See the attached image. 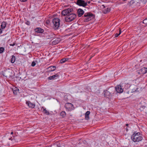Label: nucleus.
<instances>
[{
  "mask_svg": "<svg viewBox=\"0 0 147 147\" xmlns=\"http://www.w3.org/2000/svg\"><path fill=\"white\" fill-rule=\"evenodd\" d=\"M94 15L90 12H88L85 13L84 16H82V18L84 19V22H87L93 18Z\"/></svg>",
  "mask_w": 147,
  "mask_h": 147,
  "instance_id": "nucleus-3",
  "label": "nucleus"
},
{
  "mask_svg": "<svg viewBox=\"0 0 147 147\" xmlns=\"http://www.w3.org/2000/svg\"><path fill=\"white\" fill-rule=\"evenodd\" d=\"M77 13L78 16L80 17L84 14V12L82 9H79L78 10Z\"/></svg>",
  "mask_w": 147,
  "mask_h": 147,
  "instance_id": "nucleus-11",
  "label": "nucleus"
},
{
  "mask_svg": "<svg viewBox=\"0 0 147 147\" xmlns=\"http://www.w3.org/2000/svg\"><path fill=\"white\" fill-rule=\"evenodd\" d=\"M35 31L36 32L39 33H42L44 32V30L40 28H36Z\"/></svg>",
  "mask_w": 147,
  "mask_h": 147,
  "instance_id": "nucleus-16",
  "label": "nucleus"
},
{
  "mask_svg": "<svg viewBox=\"0 0 147 147\" xmlns=\"http://www.w3.org/2000/svg\"><path fill=\"white\" fill-rule=\"evenodd\" d=\"M60 115L63 117H64L66 115V113L65 111H63L61 113Z\"/></svg>",
  "mask_w": 147,
  "mask_h": 147,
  "instance_id": "nucleus-25",
  "label": "nucleus"
},
{
  "mask_svg": "<svg viewBox=\"0 0 147 147\" xmlns=\"http://www.w3.org/2000/svg\"><path fill=\"white\" fill-rule=\"evenodd\" d=\"M43 111L44 112L45 114H46L47 115L49 114V112L47 111L45 108L43 109Z\"/></svg>",
  "mask_w": 147,
  "mask_h": 147,
  "instance_id": "nucleus-28",
  "label": "nucleus"
},
{
  "mask_svg": "<svg viewBox=\"0 0 147 147\" xmlns=\"http://www.w3.org/2000/svg\"><path fill=\"white\" fill-rule=\"evenodd\" d=\"M65 107L68 111H71L73 109L74 106L72 104L67 103L65 104Z\"/></svg>",
  "mask_w": 147,
  "mask_h": 147,
  "instance_id": "nucleus-8",
  "label": "nucleus"
},
{
  "mask_svg": "<svg viewBox=\"0 0 147 147\" xmlns=\"http://www.w3.org/2000/svg\"><path fill=\"white\" fill-rule=\"evenodd\" d=\"M140 132L134 133L131 137V140L135 142L141 141L143 139V138L142 136H140Z\"/></svg>",
  "mask_w": 147,
  "mask_h": 147,
  "instance_id": "nucleus-2",
  "label": "nucleus"
},
{
  "mask_svg": "<svg viewBox=\"0 0 147 147\" xmlns=\"http://www.w3.org/2000/svg\"><path fill=\"white\" fill-rule=\"evenodd\" d=\"M3 75L4 76L7 78H9L11 76V70L8 69L5 71L3 73Z\"/></svg>",
  "mask_w": 147,
  "mask_h": 147,
  "instance_id": "nucleus-5",
  "label": "nucleus"
},
{
  "mask_svg": "<svg viewBox=\"0 0 147 147\" xmlns=\"http://www.w3.org/2000/svg\"><path fill=\"white\" fill-rule=\"evenodd\" d=\"M4 50H5V49L3 47H0V53H2L4 51Z\"/></svg>",
  "mask_w": 147,
  "mask_h": 147,
  "instance_id": "nucleus-27",
  "label": "nucleus"
},
{
  "mask_svg": "<svg viewBox=\"0 0 147 147\" xmlns=\"http://www.w3.org/2000/svg\"><path fill=\"white\" fill-rule=\"evenodd\" d=\"M13 134V132H12L11 133V134Z\"/></svg>",
  "mask_w": 147,
  "mask_h": 147,
  "instance_id": "nucleus-42",
  "label": "nucleus"
},
{
  "mask_svg": "<svg viewBox=\"0 0 147 147\" xmlns=\"http://www.w3.org/2000/svg\"><path fill=\"white\" fill-rule=\"evenodd\" d=\"M2 29L0 28V34L2 32Z\"/></svg>",
  "mask_w": 147,
  "mask_h": 147,
  "instance_id": "nucleus-38",
  "label": "nucleus"
},
{
  "mask_svg": "<svg viewBox=\"0 0 147 147\" xmlns=\"http://www.w3.org/2000/svg\"><path fill=\"white\" fill-rule=\"evenodd\" d=\"M115 90L119 93H121L123 91V89L122 88L121 86L120 85H118L115 87Z\"/></svg>",
  "mask_w": 147,
  "mask_h": 147,
  "instance_id": "nucleus-9",
  "label": "nucleus"
},
{
  "mask_svg": "<svg viewBox=\"0 0 147 147\" xmlns=\"http://www.w3.org/2000/svg\"><path fill=\"white\" fill-rule=\"evenodd\" d=\"M12 90L13 94L15 95L17 94L19 92V90L17 87H13L12 88Z\"/></svg>",
  "mask_w": 147,
  "mask_h": 147,
  "instance_id": "nucleus-13",
  "label": "nucleus"
},
{
  "mask_svg": "<svg viewBox=\"0 0 147 147\" xmlns=\"http://www.w3.org/2000/svg\"><path fill=\"white\" fill-rule=\"evenodd\" d=\"M90 3V1H88V3Z\"/></svg>",
  "mask_w": 147,
  "mask_h": 147,
  "instance_id": "nucleus-43",
  "label": "nucleus"
},
{
  "mask_svg": "<svg viewBox=\"0 0 147 147\" xmlns=\"http://www.w3.org/2000/svg\"><path fill=\"white\" fill-rule=\"evenodd\" d=\"M142 3L143 4H145L147 2V0H142Z\"/></svg>",
  "mask_w": 147,
  "mask_h": 147,
  "instance_id": "nucleus-34",
  "label": "nucleus"
},
{
  "mask_svg": "<svg viewBox=\"0 0 147 147\" xmlns=\"http://www.w3.org/2000/svg\"><path fill=\"white\" fill-rule=\"evenodd\" d=\"M76 4L79 6L85 7L87 5V3L83 0H77Z\"/></svg>",
  "mask_w": 147,
  "mask_h": 147,
  "instance_id": "nucleus-6",
  "label": "nucleus"
},
{
  "mask_svg": "<svg viewBox=\"0 0 147 147\" xmlns=\"http://www.w3.org/2000/svg\"><path fill=\"white\" fill-rule=\"evenodd\" d=\"M27 0H20V1L21 2H25L27 1Z\"/></svg>",
  "mask_w": 147,
  "mask_h": 147,
  "instance_id": "nucleus-35",
  "label": "nucleus"
},
{
  "mask_svg": "<svg viewBox=\"0 0 147 147\" xmlns=\"http://www.w3.org/2000/svg\"><path fill=\"white\" fill-rule=\"evenodd\" d=\"M9 140H12L11 139V138H9Z\"/></svg>",
  "mask_w": 147,
  "mask_h": 147,
  "instance_id": "nucleus-44",
  "label": "nucleus"
},
{
  "mask_svg": "<svg viewBox=\"0 0 147 147\" xmlns=\"http://www.w3.org/2000/svg\"><path fill=\"white\" fill-rule=\"evenodd\" d=\"M15 45V43H13V44H10V46H14Z\"/></svg>",
  "mask_w": 147,
  "mask_h": 147,
  "instance_id": "nucleus-36",
  "label": "nucleus"
},
{
  "mask_svg": "<svg viewBox=\"0 0 147 147\" xmlns=\"http://www.w3.org/2000/svg\"><path fill=\"white\" fill-rule=\"evenodd\" d=\"M90 113L89 111H87L85 114V119H86L88 120L89 119V115Z\"/></svg>",
  "mask_w": 147,
  "mask_h": 147,
  "instance_id": "nucleus-21",
  "label": "nucleus"
},
{
  "mask_svg": "<svg viewBox=\"0 0 147 147\" xmlns=\"http://www.w3.org/2000/svg\"><path fill=\"white\" fill-rule=\"evenodd\" d=\"M108 91L110 92V93L112 95L114 94V92L115 91V89L113 87H111L108 88Z\"/></svg>",
  "mask_w": 147,
  "mask_h": 147,
  "instance_id": "nucleus-14",
  "label": "nucleus"
},
{
  "mask_svg": "<svg viewBox=\"0 0 147 147\" xmlns=\"http://www.w3.org/2000/svg\"><path fill=\"white\" fill-rule=\"evenodd\" d=\"M102 6L104 8L105 7V6L104 5H102Z\"/></svg>",
  "mask_w": 147,
  "mask_h": 147,
  "instance_id": "nucleus-39",
  "label": "nucleus"
},
{
  "mask_svg": "<svg viewBox=\"0 0 147 147\" xmlns=\"http://www.w3.org/2000/svg\"><path fill=\"white\" fill-rule=\"evenodd\" d=\"M73 12V9L72 8H68L63 10L61 13L64 16H67L65 18V21L67 22H71L74 20L76 17V14L71 13Z\"/></svg>",
  "mask_w": 147,
  "mask_h": 147,
  "instance_id": "nucleus-1",
  "label": "nucleus"
},
{
  "mask_svg": "<svg viewBox=\"0 0 147 147\" xmlns=\"http://www.w3.org/2000/svg\"><path fill=\"white\" fill-rule=\"evenodd\" d=\"M28 24V25H29V24Z\"/></svg>",
  "mask_w": 147,
  "mask_h": 147,
  "instance_id": "nucleus-47",
  "label": "nucleus"
},
{
  "mask_svg": "<svg viewBox=\"0 0 147 147\" xmlns=\"http://www.w3.org/2000/svg\"><path fill=\"white\" fill-rule=\"evenodd\" d=\"M7 24L6 22H3L2 23L1 25V29H4L6 26Z\"/></svg>",
  "mask_w": 147,
  "mask_h": 147,
  "instance_id": "nucleus-19",
  "label": "nucleus"
},
{
  "mask_svg": "<svg viewBox=\"0 0 147 147\" xmlns=\"http://www.w3.org/2000/svg\"><path fill=\"white\" fill-rule=\"evenodd\" d=\"M60 20L58 18H55L52 21L53 24V28L55 29H58L59 26Z\"/></svg>",
  "mask_w": 147,
  "mask_h": 147,
  "instance_id": "nucleus-4",
  "label": "nucleus"
},
{
  "mask_svg": "<svg viewBox=\"0 0 147 147\" xmlns=\"http://www.w3.org/2000/svg\"><path fill=\"white\" fill-rule=\"evenodd\" d=\"M123 1H126V0H123Z\"/></svg>",
  "mask_w": 147,
  "mask_h": 147,
  "instance_id": "nucleus-46",
  "label": "nucleus"
},
{
  "mask_svg": "<svg viewBox=\"0 0 147 147\" xmlns=\"http://www.w3.org/2000/svg\"><path fill=\"white\" fill-rule=\"evenodd\" d=\"M147 72V68L143 67L139 70V73L141 74H144Z\"/></svg>",
  "mask_w": 147,
  "mask_h": 147,
  "instance_id": "nucleus-10",
  "label": "nucleus"
},
{
  "mask_svg": "<svg viewBox=\"0 0 147 147\" xmlns=\"http://www.w3.org/2000/svg\"><path fill=\"white\" fill-rule=\"evenodd\" d=\"M53 40L52 42V44L55 45L59 42L60 41V39L59 38H56L53 39Z\"/></svg>",
  "mask_w": 147,
  "mask_h": 147,
  "instance_id": "nucleus-12",
  "label": "nucleus"
},
{
  "mask_svg": "<svg viewBox=\"0 0 147 147\" xmlns=\"http://www.w3.org/2000/svg\"><path fill=\"white\" fill-rule=\"evenodd\" d=\"M56 68L55 66H51L48 68V71L49 72H51L54 71Z\"/></svg>",
  "mask_w": 147,
  "mask_h": 147,
  "instance_id": "nucleus-17",
  "label": "nucleus"
},
{
  "mask_svg": "<svg viewBox=\"0 0 147 147\" xmlns=\"http://www.w3.org/2000/svg\"><path fill=\"white\" fill-rule=\"evenodd\" d=\"M91 58H92V57H91L90 58V59Z\"/></svg>",
  "mask_w": 147,
  "mask_h": 147,
  "instance_id": "nucleus-45",
  "label": "nucleus"
},
{
  "mask_svg": "<svg viewBox=\"0 0 147 147\" xmlns=\"http://www.w3.org/2000/svg\"><path fill=\"white\" fill-rule=\"evenodd\" d=\"M128 125L129 124H127L126 125V126H128Z\"/></svg>",
  "mask_w": 147,
  "mask_h": 147,
  "instance_id": "nucleus-41",
  "label": "nucleus"
},
{
  "mask_svg": "<svg viewBox=\"0 0 147 147\" xmlns=\"http://www.w3.org/2000/svg\"><path fill=\"white\" fill-rule=\"evenodd\" d=\"M59 77V75L57 74H56L55 75H54L53 76H51L49 77L48 78L49 80H51L52 79H54L56 78H57Z\"/></svg>",
  "mask_w": 147,
  "mask_h": 147,
  "instance_id": "nucleus-18",
  "label": "nucleus"
},
{
  "mask_svg": "<svg viewBox=\"0 0 147 147\" xmlns=\"http://www.w3.org/2000/svg\"><path fill=\"white\" fill-rule=\"evenodd\" d=\"M104 94L105 96H110L112 95L108 91V90H105L104 91Z\"/></svg>",
  "mask_w": 147,
  "mask_h": 147,
  "instance_id": "nucleus-20",
  "label": "nucleus"
},
{
  "mask_svg": "<svg viewBox=\"0 0 147 147\" xmlns=\"http://www.w3.org/2000/svg\"><path fill=\"white\" fill-rule=\"evenodd\" d=\"M69 59L68 58H63L60 60V63H64L66 61H68Z\"/></svg>",
  "mask_w": 147,
  "mask_h": 147,
  "instance_id": "nucleus-22",
  "label": "nucleus"
},
{
  "mask_svg": "<svg viewBox=\"0 0 147 147\" xmlns=\"http://www.w3.org/2000/svg\"><path fill=\"white\" fill-rule=\"evenodd\" d=\"M15 60H16V58H15V56L13 55H12L11 56V62L12 63H13L15 62Z\"/></svg>",
  "mask_w": 147,
  "mask_h": 147,
  "instance_id": "nucleus-23",
  "label": "nucleus"
},
{
  "mask_svg": "<svg viewBox=\"0 0 147 147\" xmlns=\"http://www.w3.org/2000/svg\"><path fill=\"white\" fill-rule=\"evenodd\" d=\"M126 130L127 131H128V129H127V127L126 128Z\"/></svg>",
  "mask_w": 147,
  "mask_h": 147,
  "instance_id": "nucleus-40",
  "label": "nucleus"
},
{
  "mask_svg": "<svg viewBox=\"0 0 147 147\" xmlns=\"http://www.w3.org/2000/svg\"><path fill=\"white\" fill-rule=\"evenodd\" d=\"M135 3H138L140 4L141 3H142V0H136L135 1Z\"/></svg>",
  "mask_w": 147,
  "mask_h": 147,
  "instance_id": "nucleus-26",
  "label": "nucleus"
},
{
  "mask_svg": "<svg viewBox=\"0 0 147 147\" xmlns=\"http://www.w3.org/2000/svg\"><path fill=\"white\" fill-rule=\"evenodd\" d=\"M121 30L120 29L119 30V34H118L117 33L116 34H115V37H117L119 35L121 34Z\"/></svg>",
  "mask_w": 147,
  "mask_h": 147,
  "instance_id": "nucleus-30",
  "label": "nucleus"
},
{
  "mask_svg": "<svg viewBox=\"0 0 147 147\" xmlns=\"http://www.w3.org/2000/svg\"><path fill=\"white\" fill-rule=\"evenodd\" d=\"M135 3V2L134 0H131L130 1L129 4H130V5H131Z\"/></svg>",
  "mask_w": 147,
  "mask_h": 147,
  "instance_id": "nucleus-31",
  "label": "nucleus"
},
{
  "mask_svg": "<svg viewBox=\"0 0 147 147\" xmlns=\"http://www.w3.org/2000/svg\"><path fill=\"white\" fill-rule=\"evenodd\" d=\"M110 11V8H107L105 9L104 10L103 12L104 13H107L108 12H109Z\"/></svg>",
  "mask_w": 147,
  "mask_h": 147,
  "instance_id": "nucleus-24",
  "label": "nucleus"
},
{
  "mask_svg": "<svg viewBox=\"0 0 147 147\" xmlns=\"http://www.w3.org/2000/svg\"><path fill=\"white\" fill-rule=\"evenodd\" d=\"M36 63H35V62L34 61H33L32 62V64H31V65L32 66H34L35 65H36Z\"/></svg>",
  "mask_w": 147,
  "mask_h": 147,
  "instance_id": "nucleus-33",
  "label": "nucleus"
},
{
  "mask_svg": "<svg viewBox=\"0 0 147 147\" xmlns=\"http://www.w3.org/2000/svg\"><path fill=\"white\" fill-rule=\"evenodd\" d=\"M26 103L28 105L29 107L33 108L35 107V105L33 103H32L30 101L26 102Z\"/></svg>",
  "mask_w": 147,
  "mask_h": 147,
  "instance_id": "nucleus-15",
  "label": "nucleus"
},
{
  "mask_svg": "<svg viewBox=\"0 0 147 147\" xmlns=\"http://www.w3.org/2000/svg\"><path fill=\"white\" fill-rule=\"evenodd\" d=\"M55 36V35L53 33H51L50 35H49V36L50 37V38H52L54 37Z\"/></svg>",
  "mask_w": 147,
  "mask_h": 147,
  "instance_id": "nucleus-29",
  "label": "nucleus"
},
{
  "mask_svg": "<svg viewBox=\"0 0 147 147\" xmlns=\"http://www.w3.org/2000/svg\"><path fill=\"white\" fill-rule=\"evenodd\" d=\"M138 107L140 111H142L145 108V104L143 101H141L138 106Z\"/></svg>",
  "mask_w": 147,
  "mask_h": 147,
  "instance_id": "nucleus-7",
  "label": "nucleus"
},
{
  "mask_svg": "<svg viewBox=\"0 0 147 147\" xmlns=\"http://www.w3.org/2000/svg\"><path fill=\"white\" fill-rule=\"evenodd\" d=\"M49 21H48H48H47L46 22V23L47 24H49Z\"/></svg>",
  "mask_w": 147,
  "mask_h": 147,
  "instance_id": "nucleus-37",
  "label": "nucleus"
},
{
  "mask_svg": "<svg viewBox=\"0 0 147 147\" xmlns=\"http://www.w3.org/2000/svg\"><path fill=\"white\" fill-rule=\"evenodd\" d=\"M143 23L147 25V18L143 21Z\"/></svg>",
  "mask_w": 147,
  "mask_h": 147,
  "instance_id": "nucleus-32",
  "label": "nucleus"
}]
</instances>
